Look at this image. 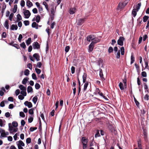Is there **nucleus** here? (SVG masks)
<instances>
[{"label": "nucleus", "instance_id": "1", "mask_svg": "<svg viewBox=\"0 0 149 149\" xmlns=\"http://www.w3.org/2000/svg\"><path fill=\"white\" fill-rule=\"evenodd\" d=\"M18 149H23V146H24V144L22 141L20 140L16 143Z\"/></svg>", "mask_w": 149, "mask_h": 149}, {"label": "nucleus", "instance_id": "2", "mask_svg": "<svg viewBox=\"0 0 149 149\" xmlns=\"http://www.w3.org/2000/svg\"><path fill=\"white\" fill-rule=\"evenodd\" d=\"M125 40L124 37L120 36L117 41L118 44L120 46H123V41Z\"/></svg>", "mask_w": 149, "mask_h": 149}, {"label": "nucleus", "instance_id": "3", "mask_svg": "<svg viewBox=\"0 0 149 149\" xmlns=\"http://www.w3.org/2000/svg\"><path fill=\"white\" fill-rule=\"evenodd\" d=\"M9 131L10 133H13L14 132H17L18 130L17 128H14L12 126H9Z\"/></svg>", "mask_w": 149, "mask_h": 149}, {"label": "nucleus", "instance_id": "4", "mask_svg": "<svg viewBox=\"0 0 149 149\" xmlns=\"http://www.w3.org/2000/svg\"><path fill=\"white\" fill-rule=\"evenodd\" d=\"M23 13L25 18H29L31 15V13L28 10H24L23 12Z\"/></svg>", "mask_w": 149, "mask_h": 149}, {"label": "nucleus", "instance_id": "5", "mask_svg": "<svg viewBox=\"0 0 149 149\" xmlns=\"http://www.w3.org/2000/svg\"><path fill=\"white\" fill-rule=\"evenodd\" d=\"M100 41V39L98 38H93L92 41L91 43L95 45L96 43L99 42Z\"/></svg>", "mask_w": 149, "mask_h": 149}, {"label": "nucleus", "instance_id": "6", "mask_svg": "<svg viewBox=\"0 0 149 149\" xmlns=\"http://www.w3.org/2000/svg\"><path fill=\"white\" fill-rule=\"evenodd\" d=\"M108 128L111 131V132H113L115 131V130L114 127L111 124H109L108 125Z\"/></svg>", "mask_w": 149, "mask_h": 149}, {"label": "nucleus", "instance_id": "7", "mask_svg": "<svg viewBox=\"0 0 149 149\" xmlns=\"http://www.w3.org/2000/svg\"><path fill=\"white\" fill-rule=\"evenodd\" d=\"M94 45L93 44L91 43L90 44L88 47L89 48L88 49V52H91L93 50V48L94 47Z\"/></svg>", "mask_w": 149, "mask_h": 149}, {"label": "nucleus", "instance_id": "8", "mask_svg": "<svg viewBox=\"0 0 149 149\" xmlns=\"http://www.w3.org/2000/svg\"><path fill=\"white\" fill-rule=\"evenodd\" d=\"M24 104L25 106L28 107L29 108H31L32 107V105L31 103L27 101H26L25 102Z\"/></svg>", "mask_w": 149, "mask_h": 149}, {"label": "nucleus", "instance_id": "9", "mask_svg": "<svg viewBox=\"0 0 149 149\" xmlns=\"http://www.w3.org/2000/svg\"><path fill=\"white\" fill-rule=\"evenodd\" d=\"M99 75L100 77L102 80H105V79L103 77V74L102 70L101 69L100 70Z\"/></svg>", "mask_w": 149, "mask_h": 149}, {"label": "nucleus", "instance_id": "10", "mask_svg": "<svg viewBox=\"0 0 149 149\" xmlns=\"http://www.w3.org/2000/svg\"><path fill=\"white\" fill-rule=\"evenodd\" d=\"M76 11V9L75 8H71L69 10V13L70 14H73Z\"/></svg>", "mask_w": 149, "mask_h": 149}, {"label": "nucleus", "instance_id": "11", "mask_svg": "<svg viewBox=\"0 0 149 149\" xmlns=\"http://www.w3.org/2000/svg\"><path fill=\"white\" fill-rule=\"evenodd\" d=\"M26 4L27 6L29 7L30 8L33 5V4L29 0H27L26 2Z\"/></svg>", "mask_w": 149, "mask_h": 149}, {"label": "nucleus", "instance_id": "12", "mask_svg": "<svg viewBox=\"0 0 149 149\" xmlns=\"http://www.w3.org/2000/svg\"><path fill=\"white\" fill-rule=\"evenodd\" d=\"M125 6H124L123 3H119L118 6V8L119 9L121 10Z\"/></svg>", "mask_w": 149, "mask_h": 149}, {"label": "nucleus", "instance_id": "13", "mask_svg": "<svg viewBox=\"0 0 149 149\" xmlns=\"http://www.w3.org/2000/svg\"><path fill=\"white\" fill-rule=\"evenodd\" d=\"M18 28L17 26L16 25L13 24L11 26L10 29L12 30H16Z\"/></svg>", "mask_w": 149, "mask_h": 149}, {"label": "nucleus", "instance_id": "14", "mask_svg": "<svg viewBox=\"0 0 149 149\" xmlns=\"http://www.w3.org/2000/svg\"><path fill=\"white\" fill-rule=\"evenodd\" d=\"M137 10L135 8L133 9L132 12V15H133V16L135 17L137 14Z\"/></svg>", "mask_w": 149, "mask_h": 149}, {"label": "nucleus", "instance_id": "15", "mask_svg": "<svg viewBox=\"0 0 149 149\" xmlns=\"http://www.w3.org/2000/svg\"><path fill=\"white\" fill-rule=\"evenodd\" d=\"M34 48L38 49L40 47V45L38 42H36L34 43Z\"/></svg>", "mask_w": 149, "mask_h": 149}, {"label": "nucleus", "instance_id": "16", "mask_svg": "<svg viewBox=\"0 0 149 149\" xmlns=\"http://www.w3.org/2000/svg\"><path fill=\"white\" fill-rule=\"evenodd\" d=\"M4 26L7 29H9V25H8V20H6L4 24Z\"/></svg>", "mask_w": 149, "mask_h": 149}, {"label": "nucleus", "instance_id": "17", "mask_svg": "<svg viewBox=\"0 0 149 149\" xmlns=\"http://www.w3.org/2000/svg\"><path fill=\"white\" fill-rule=\"evenodd\" d=\"M33 56L35 58L37 61L40 60V57L39 55L36 54H35L33 55Z\"/></svg>", "mask_w": 149, "mask_h": 149}, {"label": "nucleus", "instance_id": "18", "mask_svg": "<svg viewBox=\"0 0 149 149\" xmlns=\"http://www.w3.org/2000/svg\"><path fill=\"white\" fill-rule=\"evenodd\" d=\"M92 39H93V38H92V36L91 35L88 36L86 38L87 41L89 42H90L91 40L92 41Z\"/></svg>", "mask_w": 149, "mask_h": 149}, {"label": "nucleus", "instance_id": "19", "mask_svg": "<svg viewBox=\"0 0 149 149\" xmlns=\"http://www.w3.org/2000/svg\"><path fill=\"white\" fill-rule=\"evenodd\" d=\"M27 91L28 93L33 92V90L32 87L30 86H28L27 89Z\"/></svg>", "mask_w": 149, "mask_h": 149}, {"label": "nucleus", "instance_id": "20", "mask_svg": "<svg viewBox=\"0 0 149 149\" xmlns=\"http://www.w3.org/2000/svg\"><path fill=\"white\" fill-rule=\"evenodd\" d=\"M38 25L37 24L36 22H33L32 24V27L35 28L36 29H38Z\"/></svg>", "mask_w": 149, "mask_h": 149}, {"label": "nucleus", "instance_id": "21", "mask_svg": "<svg viewBox=\"0 0 149 149\" xmlns=\"http://www.w3.org/2000/svg\"><path fill=\"white\" fill-rule=\"evenodd\" d=\"M19 88L22 91L26 90V88L22 85H21L19 86Z\"/></svg>", "mask_w": 149, "mask_h": 149}, {"label": "nucleus", "instance_id": "22", "mask_svg": "<svg viewBox=\"0 0 149 149\" xmlns=\"http://www.w3.org/2000/svg\"><path fill=\"white\" fill-rule=\"evenodd\" d=\"M84 91L86 89V88L88 85V82L87 81L86 82V78L84 77Z\"/></svg>", "mask_w": 149, "mask_h": 149}, {"label": "nucleus", "instance_id": "23", "mask_svg": "<svg viewBox=\"0 0 149 149\" xmlns=\"http://www.w3.org/2000/svg\"><path fill=\"white\" fill-rule=\"evenodd\" d=\"M119 86L120 90H123L124 89V88L123 86V84L121 82H120L119 83Z\"/></svg>", "mask_w": 149, "mask_h": 149}, {"label": "nucleus", "instance_id": "24", "mask_svg": "<svg viewBox=\"0 0 149 149\" xmlns=\"http://www.w3.org/2000/svg\"><path fill=\"white\" fill-rule=\"evenodd\" d=\"M149 17L148 16L145 15L143 18V22H146L148 19L149 18Z\"/></svg>", "mask_w": 149, "mask_h": 149}, {"label": "nucleus", "instance_id": "25", "mask_svg": "<svg viewBox=\"0 0 149 149\" xmlns=\"http://www.w3.org/2000/svg\"><path fill=\"white\" fill-rule=\"evenodd\" d=\"M141 5V3H138L137 5L136 6V10L137 11H138L139 10V9Z\"/></svg>", "mask_w": 149, "mask_h": 149}, {"label": "nucleus", "instance_id": "26", "mask_svg": "<svg viewBox=\"0 0 149 149\" xmlns=\"http://www.w3.org/2000/svg\"><path fill=\"white\" fill-rule=\"evenodd\" d=\"M43 4L44 6H45V7L46 9H47V11H49V9L48 8V6L47 4L46 3V2H45V1L43 2Z\"/></svg>", "mask_w": 149, "mask_h": 149}, {"label": "nucleus", "instance_id": "27", "mask_svg": "<svg viewBox=\"0 0 149 149\" xmlns=\"http://www.w3.org/2000/svg\"><path fill=\"white\" fill-rule=\"evenodd\" d=\"M134 100L135 103L136 104L138 107H139V103L137 100L134 97Z\"/></svg>", "mask_w": 149, "mask_h": 149}, {"label": "nucleus", "instance_id": "28", "mask_svg": "<svg viewBox=\"0 0 149 149\" xmlns=\"http://www.w3.org/2000/svg\"><path fill=\"white\" fill-rule=\"evenodd\" d=\"M135 61L134 57L132 55L131 56V64H132L134 63Z\"/></svg>", "mask_w": 149, "mask_h": 149}, {"label": "nucleus", "instance_id": "29", "mask_svg": "<svg viewBox=\"0 0 149 149\" xmlns=\"http://www.w3.org/2000/svg\"><path fill=\"white\" fill-rule=\"evenodd\" d=\"M12 124L13 127H16L18 126V123L17 122L15 121L13 122Z\"/></svg>", "mask_w": 149, "mask_h": 149}, {"label": "nucleus", "instance_id": "30", "mask_svg": "<svg viewBox=\"0 0 149 149\" xmlns=\"http://www.w3.org/2000/svg\"><path fill=\"white\" fill-rule=\"evenodd\" d=\"M38 100V97L37 96L34 97L33 99V101L34 104H36Z\"/></svg>", "mask_w": 149, "mask_h": 149}, {"label": "nucleus", "instance_id": "31", "mask_svg": "<svg viewBox=\"0 0 149 149\" xmlns=\"http://www.w3.org/2000/svg\"><path fill=\"white\" fill-rule=\"evenodd\" d=\"M120 51L121 52V54L122 55L124 54V48L123 47H122L120 48Z\"/></svg>", "mask_w": 149, "mask_h": 149}, {"label": "nucleus", "instance_id": "32", "mask_svg": "<svg viewBox=\"0 0 149 149\" xmlns=\"http://www.w3.org/2000/svg\"><path fill=\"white\" fill-rule=\"evenodd\" d=\"M100 136V133H99V130H97V133L95 135V137L97 138L98 137Z\"/></svg>", "mask_w": 149, "mask_h": 149}, {"label": "nucleus", "instance_id": "33", "mask_svg": "<svg viewBox=\"0 0 149 149\" xmlns=\"http://www.w3.org/2000/svg\"><path fill=\"white\" fill-rule=\"evenodd\" d=\"M17 21H19L21 20L22 19V17L19 14H18L17 16Z\"/></svg>", "mask_w": 149, "mask_h": 149}, {"label": "nucleus", "instance_id": "34", "mask_svg": "<svg viewBox=\"0 0 149 149\" xmlns=\"http://www.w3.org/2000/svg\"><path fill=\"white\" fill-rule=\"evenodd\" d=\"M17 5H14V8L13 9V12L14 13H15L17 11Z\"/></svg>", "mask_w": 149, "mask_h": 149}, {"label": "nucleus", "instance_id": "35", "mask_svg": "<svg viewBox=\"0 0 149 149\" xmlns=\"http://www.w3.org/2000/svg\"><path fill=\"white\" fill-rule=\"evenodd\" d=\"M21 94L24 96H26V91H23L21 92Z\"/></svg>", "mask_w": 149, "mask_h": 149}, {"label": "nucleus", "instance_id": "36", "mask_svg": "<svg viewBox=\"0 0 149 149\" xmlns=\"http://www.w3.org/2000/svg\"><path fill=\"white\" fill-rule=\"evenodd\" d=\"M31 42V39L30 38H29L26 41V44L27 45H29Z\"/></svg>", "mask_w": 149, "mask_h": 149}, {"label": "nucleus", "instance_id": "37", "mask_svg": "<svg viewBox=\"0 0 149 149\" xmlns=\"http://www.w3.org/2000/svg\"><path fill=\"white\" fill-rule=\"evenodd\" d=\"M99 95L101 96L102 97L104 98L106 100H108V98L105 97L104 95H103V94L101 93L100 92V94H99Z\"/></svg>", "mask_w": 149, "mask_h": 149}, {"label": "nucleus", "instance_id": "38", "mask_svg": "<svg viewBox=\"0 0 149 149\" xmlns=\"http://www.w3.org/2000/svg\"><path fill=\"white\" fill-rule=\"evenodd\" d=\"M24 74L26 76H28L29 74V71L28 69H26L24 72Z\"/></svg>", "mask_w": 149, "mask_h": 149}, {"label": "nucleus", "instance_id": "39", "mask_svg": "<svg viewBox=\"0 0 149 149\" xmlns=\"http://www.w3.org/2000/svg\"><path fill=\"white\" fill-rule=\"evenodd\" d=\"M113 48L111 47H109L108 50V52L109 53H111L113 52Z\"/></svg>", "mask_w": 149, "mask_h": 149}, {"label": "nucleus", "instance_id": "40", "mask_svg": "<svg viewBox=\"0 0 149 149\" xmlns=\"http://www.w3.org/2000/svg\"><path fill=\"white\" fill-rule=\"evenodd\" d=\"M34 109V108H32L31 109H30L29 110V113L30 114L32 115L33 113V110Z\"/></svg>", "mask_w": 149, "mask_h": 149}, {"label": "nucleus", "instance_id": "41", "mask_svg": "<svg viewBox=\"0 0 149 149\" xmlns=\"http://www.w3.org/2000/svg\"><path fill=\"white\" fill-rule=\"evenodd\" d=\"M141 75L143 77H146L147 76V74L146 72H142L141 73Z\"/></svg>", "mask_w": 149, "mask_h": 149}, {"label": "nucleus", "instance_id": "42", "mask_svg": "<svg viewBox=\"0 0 149 149\" xmlns=\"http://www.w3.org/2000/svg\"><path fill=\"white\" fill-rule=\"evenodd\" d=\"M120 50H119L117 53V54L116 56V57L117 58H120Z\"/></svg>", "mask_w": 149, "mask_h": 149}, {"label": "nucleus", "instance_id": "43", "mask_svg": "<svg viewBox=\"0 0 149 149\" xmlns=\"http://www.w3.org/2000/svg\"><path fill=\"white\" fill-rule=\"evenodd\" d=\"M35 88L38 89L40 87V84L37 83H36L35 85Z\"/></svg>", "mask_w": 149, "mask_h": 149}, {"label": "nucleus", "instance_id": "44", "mask_svg": "<svg viewBox=\"0 0 149 149\" xmlns=\"http://www.w3.org/2000/svg\"><path fill=\"white\" fill-rule=\"evenodd\" d=\"M28 81L27 79L26 78H24L22 81V83L23 84H26Z\"/></svg>", "mask_w": 149, "mask_h": 149}, {"label": "nucleus", "instance_id": "45", "mask_svg": "<svg viewBox=\"0 0 149 149\" xmlns=\"http://www.w3.org/2000/svg\"><path fill=\"white\" fill-rule=\"evenodd\" d=\"M14 16V14L13 13H11L9 15V20L11 21L12 20V18Z\"/></svg>", "mask_w": 149, "mask_h": 149}, {"label": "nucleus", "instance_id": "46", "mask_svg": "<svg viewBox=\"0 0 149 149\" xmlns=\"http://www.w3.org/2000/svg\"><path fill=\"white\" fill-rule=\"evenodd\" d=\"M32 78L35 80H36L37 78L36 74L35 73H33L32 75Z\"/></svg>", "mask_w": 149, "mask_h": 149}, {"label": "nucleus", "instance_id": "47", "mask_svg": "<svg viewBox=\"0 0 149 149\" xmlns=\"http://www.w3.org/2000/svg\"><path fill=\"white\" fill-rule=\"evenodd\" d=\"M35 70L38 74H40L41 72V70L39 69L36 68Z\"/></svg>", "mask_w": 149, "mask_h": 149}, {"label": "nucleus", "instance_id": "48", "mask_svg": "<svg viewBox=\"0 0 149 149\" xmlns=\"http://www.w3.org/2000/svg\"><path fill=\"white\" fill-rule=\"evenodd\" d=\"M40 17L39 15H37L36 17V21L37 22H39L40 19Z\"/></svg>", "mask_w": 149, "mask_h": 149}, {"label": "nucleus", "instance_id": "49", "mask_svg": "<svg viewBox=\"0 0 149 149\" xmlns=\"http://www.w3.org/2000/svg\"><path fill=\"white\" fill-rule=\"evenodd\" d=\"M25 1L24 0H22L21 1L20 5L21 6L23 7L25 5Z\"/></svg>", "mask_w": 149, "mask_h": 149}, {"label": "nucleus", "instance_id": "50", "mask_svg": "<svg viewBox=\"0 0 149 149\" xmlns=\"http://www.w3.org/2000/svg\"><path fill=\"white\" fill-rule=\"evenodd\" d=\"M103 60H102V59L100 58L99 59L97 63L98 65L100 66V63L103 62Z\"/></svg>", "mask_w": 149, "mask_h": 149}, {"label": "nucleus", "instance_id": "51", "mask_svg": "<svg viewBox=\"0 0 149 149\" xmlns=\"http://www.w3.org/2000/svg\"><path fill=\"white\" fill-rule=\"evenodd\" d=\"M100 91L99 88H96L95 91V93L96 94H100Z\"/></svg>", "mask_w": 149, "mask_h": 149}, {"label": "nucleus", "instance_id": "52", "mask_svg": "<svg viewBox=\"0 0 149 149\" xmlns=\"http://www.w3.org/2000/svg\"><path fill=\"white\" fill-rule=\"evenodd\" d=\"M75 68L74 66H72L71 68V72L72 74H74L75 72Z\"/></svg>", "mask_w": 149, "mask_h": 149}, {"label": "nucleus", "instance_id": "53", "mask_svg": "<svg viewBox=\"0 0 149 149\" xmlns=\"http://www.w3.org/2000/svg\"><path fill=\"white\" fill-rule=\"evenodd\" d=\"M20 46H21V47H22V48H23L24 49L26 47V45H25L24 42H23L22 43H21L20 44Z\"/></svg>", "mask_w": 149, "mask_h": 149}, {"label": "nucleus", "instance_id": "54", "mask_svg": "<svg viewBox=\"0 0 149 149\" xmlns=\"http://www.w3.org/2000/svg\"><path fill=\"white\" fill-rule=\"evenodd\" d=\"M149 95L148 94H146L144 96V99L146 100H149Z\"/></svg>", "mask_w": 149, "mask_h": 149}, {"label": "nucleus", "instance_id": "55", "mask_svg": "<svg viewBox=\"0 0 149 149\" xmlns=\"http://www.w3.org/2000/svg\"><path fill=\"white\" fill-rule=\"evenodd\" d=\"M18 98L19 99L21 100H23L24 98V96L22 95H19L18 96Z\"/></svg>", "mask_w": 149, "mask_h": 149}, {"label": "nucleus", "instance_id": "56", "mask_svg": "<svg viewBox=\"0 0 149 149\" xmlns=\"http://www.w3.org/2000/svg\"><path fill=\"white\" fill-rule=\"evenodd\" d=\"M42 65V63L41 62H39L38 63H37L36 67L39 68H40Z\"/></svg>", "mask_w": 149, "mask_h": 149}, {"label": "nucleus", "instance_id": "57", "mask_svg": "<svg viewBox=\"0 0 149 149\" xmlns=\"http://www.w3.org/2000/svg\"><path fill=\"white\" fill-rule=\"evenodd\" d=\"M69 49H70L69 47V46H67L66 47H65V50L66 52H67L69 51Z\"/></svg>", "mask_w": 149, "mask_h": 149}, {"label": "nucleus", "instance_id": "58", "mask_svg": "<svg viewBox=\"0 0 149 149\" xmlns=\"http://www.w3.org/2000/svg\"><path fill=\"white\" fill-rule=\"evenodd\" d=\"M19 115L21 117H25V114L23 112H20L19 113Z\"/></svg>", "mask_w": 149, "mask_h": 149}, {"label": "nucleus", "instance_id": "59", "mask_svg": "<svg viewBox=\"0 0 149 149\" xmlns=\"http://www.w3.org/2000/svg\"><path fill=\"white\" fill-rule=\"evenodd\" d=\"M32 11L34 13H37L38 12V10L36 8H34L33 9Z\"/></svg>", "mask_w": 149, "mask_h": 149}, {"label": "nucleus", "instance_id": "60", "mask_svg": "<svg viewBox=\"0 0 149 149\" xmlns=\"http://www.w3.org/2000/svg\"><path fill=\"white\" fill-rule=\"evenodd\" d=\"M20 93V91L19 89H17L15 91V93L16 95H18Z\"/></svg>", "mask_w": 149, "mask_h": 149}, {"label": "nucleus", "instance_id": "61", "mask_svg": "<svg viewBox=\"0 0 149 149\" xmlns=\"http://www.w3.org/2000/svg\"><path fill=\"white\" fill-rule=\"evenodd\" d=\"M1 135L2 137H5L6 136L5 132L4 131H3V132L1 133Z\"/></svg>", "mask_w": 149, "mask_h": 149}, {"label": "nucleus", "instance_id": "62", "mask_svg": "<svg viewBox=\"0 0 149 149\" xmlns=\"http://www.w3.org/2000/svg\"><path fill=\"white\" fill-rule=\"evenodd\" d=\"M24 23L26 26H27L29 25V22L28 21H25L24 22Z\"/></svg>", "mask_w": 149, "mask_h": 149}, {"label": "nucleus", "instance_id": "63", "mask_svg": "<svg viewBox=\"0 0 149 149\" xmlns=\"http://www.w3.org/2000/svg\"><path fill=\"white\" fill-rule=\"evenodd\" d=\"M137 82L138 85L139 86L141 84V81L139 77L137 78Z\"/></svg>", "mask_w": 149, "mask_h": 149}, {"label": "nucleus", "instance_id": "64", "mask_svg": "<svg viewBox=\"0 0 149 149\" xmlns=\"http://www.w3.org/2000/svg\"><path fill=\"white\" fill-rule=\"evenodd\" d=\"M22 38V34H20L19 36L18 39L19 41L20 42Z\"/></svg>", "mask_w": 149, "mask_h": 149}]
</instances>
